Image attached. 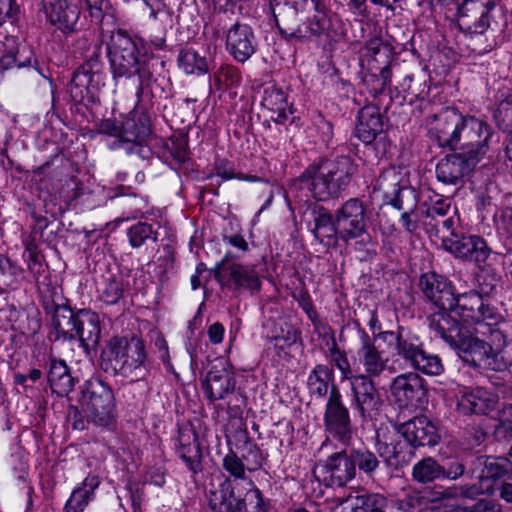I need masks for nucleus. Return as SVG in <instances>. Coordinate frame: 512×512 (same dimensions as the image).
Returning a JSON list of instances; mask_svg holds the SVG:
<instances>
[{
    "label": "nucleus",
    "mask_w": 512,
    "mask_h": 512,
    "mask_svg": "<svg viewBox=\"0 0 512 512\" xmlns=\"http://www.w3.org/2000/svg\"><path fill=\"white\" fill-rule=\"evenodd\" d=\"M328 357L331 364L340 371L342 381L347 380L350 384L358 379L359 375L352 371L346 352L341 350L335 341H333L332 346L328 350Z\"/></svg>",
    "instance_id": "obj_49"
},
{
    "label": "nucleus",
    "mask_w": 512,
    "mask_h": 512,
    "mask_svg": "<svg viewBox=\"0 0 512 512\" xmlns=\"http://www.w3.org/2000/svg\"><path fill=\"white\" fill-rule=\"evenodd\" d=\"M261 106L271 112L270 118L277 124H284L292 114L288 109L285 93L275 85L264 88Z\"/></svg>",
    "instance_id": "obj_35"
},
{
    "label": "nucleus",
    "mask_w": 512,
    "mask_h": 512,
    "mask_svg": "<svg viewBox=\"0 0 512 512\" xmlns=\"http://www.w3.org/2000/svg\"><path fill=\"white\" fill-rule=\"evenodd\" d=\"M275 21L285 38L305 41V23H300L301 19L296 8L290 7L275 15Z\"/></svg>",
    "instance_id": "obj_40"
},
{
    "label": "nucleus",
    "mask_w": 512,
    "mask_h": 512,
    "mask_svg": "<svg viewBox=\"0 0 512 512\" xmlns=\"http://www.w3.org/2000/svg\"><path fill=\"white\" fill-rule=\"evenodd\" d=\"M394 51L391 44L380 37L370 39L359 52L361 64L377 62L379 64H391Z\"/></svg>",
    "instance_id": "obj_37"
},
{
    "label": "nucleus",
    "mask_w": 512,
    "mask_h": 512,
    "mask_svg": "<svg viewBox=\"0 0 512 512\" xmlns=\"http://www.w3.org/2000/svg\"><path fill=\"white\" fill-rule=\"evenodd\" d=\"M442 246L458 258L484 263L491 254L486 241L476 235L457 233L454 229L447 235H441Z\"/></svg>",
    "instance_id": "obj_15"
},
{
    "label": "nucleus",
    "mask_w": 512,
    "mask_h": 512,
    "mask_svg": "<svg viewBox=\"0 0 512 512\" xmlns=\"http://www.w3.org/2000/svg\"><path fill=\"white\" fill-rule=\"evenodd\" d=\"M178 441L177 454L179 458L194 474L201 472L203 470V455L197 433L193 429L180 430Z\"/></svg>",
    "instance_id": "obj_32"
},
{
    "label": "nucleus",
    "mask_w": 512,
    "mask_h": 512,
    "mask_svg": "<svg viewBox=\"0 0 512 512\" xmlns=\"http://www.w3.org/2000/svg\"><path fill=\"white\" fill-rule=\"evenodd\" d=\"M492 128L483 120L474 116H463L460 113L458 147L462 152H479L480 161L486 153L488 141L492 136Z\"/></svg>",
    "instance_id": "obj_14"
},
{
    "label": "nucleus",
    "mask_w": 512,
    "mask_h": 512,
    "mask_svg": "<svg viewBox=\"0 0 512 512\" xmlns=\"http://www.w3.org/2000/svg\"><path fill=\"white\" fill-rule=\"evenodd\" d=\"M36 62L33 59V52L31 48L25 44H15L6 46L4 53L0 57V64H32Z\"/></svg>",
    "instance_id": "obj_48"
},
{
    "label": "nucleus",
    "mask_w": 512,
    "mask_h": 512,
    "mask_svg": "<svg viewBox=\"0 0 512 512\" xmlns=\"http://www.w3.org/2000/svg\"><path fill=\"white\" fill-rule=\"evenodd\" d=\"M253 38V32L246 24L236 23L229 29L226 43L236 61L244 63L254 53Z\"/></svg>",
    "instance_id": "obj_30"
},
{
    "label": "nucleus",
    "mask_w": 512,
    "mask_h": 512,
    "mask_svg": "<svg viewBox=\"0 0 512 512\" xmlns=\"http://www.w3.org/2000/svg\"><path fill=\"white\" fill-rule=\"evenodd\" d=\"M241 80V75L236 66H219L214 72V81L218 89L232 87Z\"/></svg>",
    "instance_id": "obj_56"
},
{
    "label": "nucleus",
    "mask_w": 512,
    "mask_h": 512,
    "mask_svg": "<svg viewBox=\"0 0 512 512\" xmlns=\"http://www.w3.org/2000/svg\"><path fill=\"white\" fill-rule=\"evenodd\" d=\"M398 433L413 448L433 447L440 441V434L436 425L427 416L420 415L398 424Z\"/></svg>",
    "instance_id": "obj_20"
},
{
    "label": "nucleus",
    "mask_w": 512,
    "mask_h": 512,
    "mask_svg": "<svg viewBox=\"0 0 512 512\" xmlns=\"http://www.w3.org/2000/svg\"><path fill=\"white\" fill-rule=\"evenodd\" d=\"M154 346L158 350L159 357H160L161 361L163 362V364L165 365V367L168 370L172 369L173 366H172L171 358H170V354H169L168 343H167L165 337L161 333H158L156 335V337L154 339Z\"/></svg>",
    "instance_id": "obj_63"
},
{
    "label": "nucleus",
    "mask_w": 512,
    "mask_h": 512,
    "mask_svg": "<svg viewBox=\"0 0 512 512\" xmlns=\"http://www.w3.org/2000/svg\"><path fill=\"white\" fill-rule=\"evenodd\" d=\"M497 127L503 132H512V92L502 99L493 114Z\"/></svg>",
    "instance_id": "obj_53"
},
{
    "label": "nucleus",
    "mask_w": 512,
    "mask_h": 512,
    "mask_svg": "<svg viewBox=\"0 0 512 512\" xmlns=\"http://www.w3.org/2000/svg\"><path fill=\"white\" fill-rule=\"evenodd\" d=\"M327 486L343 487L356 476L349 450L330 455L321 466Z\"/></svg>",
    "instance_id": "obj_25"
},
{
    "label": "nucleus",
    "mask_w": 512,
    "mask_h": 512,
    "mask_svg": "<svg viewBox=\"0 0 512 512\" xmlns=\"http://www.w3.org/2000/svg\"><path fill=\"white\" fill-rule=\"evenodd\" d=\"M221 505L226 512H266L263 494L253 481L244 485L222 482L219 489Z\"/></svg>",
    "instance_id": "obj_11"
},
{
    "label": "nucleus",
    "mask_w": 512,
    "mask_h": 512,
    "mask_svg": "<svg viewBox=\"0 0 512 512\" xmlns=\"http://www.w3.org/2000/svg\"><path fill=\"white\" fill-rule=\"evenodd\" d=\"M327 3L315 9L313 17L305 22V41L336 42L342 38L344 34L342 22L337 16L327 13Z\"/></svg>",
    "instance_id": "obj_19"
},
{
    "label": "nucleus",
    "mask_w": 512,
    "mask_h": 512,
    "mask_svg": "<svg viewBox=\"0 0 512 512\" xmlns=\"http://www.w3.org/2000/svg\"><path fill=\"white\" fill-rule=\"evenodd\" d=\"M21 273L22 269L6 258L0 267V290L17 288Z\"/></svg>",
    "instance_id": "obj_54"
},
{
    "label": "nucleus",
    "mask_w": 512,
    "mask_h": 512,
    "mask_svg": "<svg viewBox=\"0 0 512 512\" xmlns=\"http://www.w3.org/2000/svg\"><path fill=\"white\" fill-rule=\"evenodd\" d=\"M83 410H79L76 406H71L68 411V420L71 422L72 428L74 430H84L86 429L88 421V417L83 415Z\"/></svg>",
    "instance_id": "obj_62"
},
{
    "label": "nucleus",
    "mask_w": 512,
    "mask_h": 512,
    "mask_svg": "<svg viewBox=\"0 0 512 512\" xmlns=\"http://www.w3.org/2000/svg\"><path fill=\"white\" fill-rule=\"evenodd\" d=\"M41 304L50 324L56 332V339L73 341V331L76 327V312L68 304L61 291L54 287L43 292Z\"/></svg>",
    "instance_id": "obj_9"
},
{
    "label": "nucleus",
    "mask_w": 512,
    "mask_h": 512,
    "mask_svg": "<svg viewBox=\"0 0 512 512\" xmlns=\"http://www.w3.org/2000/svg\"><path fill=\"white\" fill-rule=\"evenodd\" d=\"M352 512H386L389 500L380 493H362L350 497Z\"/></svg>",
    "instance_id": "obj_43"
},
{
    "label": "nucleus",
    "mask_w": 512,
    "mask_h": 512,
    "mask_svg": "<svg viewBox=\"0 0 512 512\" xmlns=\"http://www.w3.org/2000/svg\"><path fill=\"white\" fill-rule=\"evenodd\" d=\"M127 237L132 248L138 249L145 245L147 241L157 242L158 231L152 224L139 221L127 229Z\"/></svg>",
    "instance_id": "obj_45"
},
{
    "label": "nucleus",
    "mask_w": 512,
    "mask_h": 512,
    "mask_svg": "<svg viewBox=\"0 0 512 512\" xmlns=\"http://www.w3.org/2000/svg\"><path fill=\"white\" fill-rule=\"evenodd\" d=\"M359 337L360 347L357 353L365 371L361 375H368L369 379L379 377L385 371L389 359L377 349L374 340L364 329L359 330Z\"/></svg>",
    "instance_id": "obj_29"
},
{
    "label": "nucleus",
    "mask_w": 512,
    "mask_h": 512,
    "mask_svg": "<svg viewBox=\"0 0 512 512\" xmlns=\"http://www.w3.org/2000/svg\"><path fill=\"white\" fill-rule=\"evenodd\" d=\"M411 366L427 375H439L443 371V364L438 355L428 353L424 349L411 363Z\"/></svg>",
    "instance_id": "obj_52"
},
{
    "label": "nucleus",
    "mask_w": 512,
    "mask_h": 512,
    "mask_svg": "<svg viewBox=\"0 0 512 512\" xmlns=\"http://www.w3.org/2000/svg\"><path fill=\"white\" fill-rule=\"evenodd\" d=\"M323 422L325 431L335 440L349 444L354 435L350 411L344 402L340 388L331 384L325 405Z\"/></svg>",
    "instance_id": "obj_8"
},
{
    "label": "nucleus",
    "mask_w": 512,
    "mask_h": 512,
    "mask_svg": "<svg viewBox=\"0 0 512 512\" xmlns=\"http://www.w3.org/2000/svg\"><path fill=\"white\" fill-rule=\"evenodd\" d=\"M101 335L99 315L88 309L76 312V327L73 331V341L78 339L83 347L98 344Z\"/></svg>",
    "instance_id": "obj_31"
},
{
    "label": "nucleus",
    "mask_w": 512,
    "mask_h": 512,
    "mask_svg": "<svg viewBox=\"0 0 512 512\" xmlns=\"http://www.w3.org/2000/svg\"><path fill=\"white\" fill-rule=\"evenodd\" d=\"M494 7L492 0H464L457 7V25L468 34H482L489 27V13Z\"/></svg>",
    "instance_id": "obj_17"
},
{
    "label": "nucleus",
    "mask_w": 512,
    "mask_h": 512,
    "mask_svg": "<svg viewBox=\"0 0 512 512\" xmlns=\"http://www.w3.org/2000/svg\"><path fill=\"white\" fill-rule=\"evenodd\" d=\"M394 507L399 512H420L421 498L416 495H405L394 501Z\"/></svg>",
    "instance_id": "obj_59"
},
{
    "label": "nucleus",
    "mask_w": 512,
    "mask_h": 512,
    "mask_svg": "<svg viewBox=\"0 0 512 512\" xmlns=\"http://www.w3.org/2000/svg\"><path fill=\"white\" fill-rule=\"evenodd\" d=\"M362 74L363 84L368 91L376 97L378 94L382 93L390 83L392 71L391 66H369Z\"/></svg>",
    "instance_id": "obj_42"
},
{
    "label": "nucleus",
    "mask_w": 512,
    "mask_h": 512,
    "mask_svg": "<svg viewBox=\"0 0 512 512\" xmlns=\"http://www.w3.org/2000/svg\"><path fill=\"white\" fill-rule=\"evenodd\" d=\"M334 378V370L326 364H317L311 370L306 381V387L311 397L324 398L330 393V381Z\"/></svg>",
    "instance_id": "obj_38"
},
{
    "label": "nucleus",
    "mask_w": 512,
    "mask_h": 512,
    "mask_svg": "<svg viewBox=\"0 0 512 512\" xmlns=\"http://www.w3.org/2000/svg\"><path fill=\"white\" fill-rule=\"evenodd\" d=\"M441 478L456 481L463 477L466 472L464 460L460 457L447 458L440 464Z\"/></svg>",
    "instance_id": "obj_55"
},
{
    "label": "nucleus",
    "mask_w": 512,
    "mask_h": 512,
    "mask_svg": "<svg viewBox=\"0 0 512 512\" xmlns=\"http://www.w3.org/2000/svg\"><path fill=\"white\" fill-rule=\"evenodd\" d=\"M498 401L499 397L493 391L484 387H475L461 395L458 409L465 415H487L496 409Z\"/></svg>",
    "instance_id": "obj_28"
},
{
    "label": "nucleus",
    "mask_w": 512,
    "mask_h": 512,
    "mask_svg": "<svg viewBox=\"0 0 512 512\" xmlns=\"http://www.w3.org/2000/svg\"><path fill=\"white\" fill-rule=\"evenodd\" d=\"M478 153L459 151L446 155L436 166L437 179L444 184L457 185L479 163Z\"/></svg>",
    "instance_id": "obj_18"
},
{
    "label": "nucleus",
    "mask_w": 512,
    "mask_h": 512,
    "mask_svg": "<svg viewBox=\"0 0 512 512\" xmlns=\"http://www.w3.org/2000/svg\"><path fill=\"white\" fill-rule=\"evenodd\" d=\"M474 464L482 466L481 477L498 480L512 473V462L504 456L478 455Z\"/></svg>",
    "instance_id": "obj_41"
},
{
    "label": "nucleus",
    "mask_w": 512,
    "mask_h": 512,
    "mask_svg": "<svg viewBox=\"0 0 512 512\" xmlns=\"http://www.w3.org/2000/svg\"><path fill=\"white\" fill-rule=\"evenodd\" d=\"M384 334L395 338L396 354L410 365L423 351L424 345L420 337L404 327H398L397 332L386 331Z\"/></svg>",
    "instance_id": "obj_34"
},
{
    "label": "nucleus",
    "mask_w": 512,
    "mask_h": 512,
    "mask_svg": "<svg viewBox=\"0 0 512 512\" xmlns=\"http://www.w3.org/2000/svg\"><path fill=\"white\" fill-rule=\"evenodd\" d=\"M387 125L388 118L376 103H369L358 111L355 136L366 146H371L378 159L383 158L390 148L385 134Z\"/></svg>",
    "instance_id": "obj_6"
},
{
    "label": "nucleus",
    "mask_w": 512,
    "mask_h": 512,
    "mask_svg": "<svg viewBox=\"0 0 512 512\" xmlns=\"http://www.w3.org/2000/svg\"><path fill=\"white\" fill-rule=\"evenodd\" d=\"M397 428L394 431L387 427H380L376 431L375 448L380 458L388 466H398L409 460L413 454L411 451L407 457L404 449L406 444L400 439Z\"/></svg>",
    "instance_id": "obj_23"
},
{
    "label": "nucleus",
    "mask_w": 512,
    "mask_h": 512,
    "mask_svg": "<svg viewBox=\"0 0 512 512\" xmlns=\"http://www.w3.org/2000/svg\"><path fill=\"white\" fill-rule=\"evenodd\" d=\"M246 453L242 455L243 461L252 467L249 470H256L262 466V454L256 444L247 442L245 445Z\"/></svg>",
    "instance_id": "obj_60"
},
{
    "label": "nucleus",
    "mask_w": 512,
    "mask_h": 512,
    "mask_svg": "<svg viewBox=\"0 0 512 512\" xmlns=\"http://www.w3.org/2000/svg\"><path fill=\"white\" fill-rule=\"evenodd\" d=\"M99 366L111 376L144 378L150 370L144 340L135 334L111 337L101 350Z\"/></svg>",
    "instance_id": "obj_3"
},
{
    "label": "nucleus",
    "mask_w": 512,
    "mask_h": 512,
    "mask_svg": "<svg viewBox=\"0 0 512 512\" xmlns=\"http://www.w3.org/2000/svg\"><path fill=\"white\" fill-rule=\"evenodd\" d=\"M105 52L110 64H145L149 61V58L143 59L135 42L122 29L112 32Z\"/></svg>",
    "instance_id": "obj_21"
},
{
    "label": "nucleus",
    "mask_w": 512,
    "mask_h": 512,
    "mask_svg": "<svg viewBox=\"0 0 512 512\" xmlns=\"http://www.w3.org/2000/svg\"><path fill=\"white\" fill-rule=\"evenodd\" d=\"M47 379L52 392L59 396H67L75 385V378L66 362L55 358L48 363Z\"/></svg>",
    "instance_id": "obj_36"
},
{
    "label": "nucleus",
    "mask_w": 512,
    "mask_h": 512,
    "mask_svg": "<svg viewBox=\"0 0 512 512\" xmlns=\"http://www.w3.org/2000/svg\"><path fill=\"white\" fill-rule=\"evenodd\" d=\"M42 9L49 22L61 31L67 33L75 29L80 11L68 0H42Z\"/></svg>",
    "instance_id": "obj_27"
},
{
    "label": "nucleus",
    "mask_w": 512,
    "mask_h": 512,
    "mask_svg": "<svg viewBox=\"0 0 512 512\" xmlns=\"http://www.w3.org/2000/svg\"><path fill=\"white\" fill-rule=\"evenodd\" d=\"M435 125L429 130L430 137L440 147L456 149L458 147V132L460 113L454 108H445L434 115Z\"/></svg>",
    "instance_id": "obj_24"
},
{
    "label": "nucleus",
    "mask_w": 512,
    "mask_h": 512,
    "mask_svg": "<svg viewBox=\"0 0 512 512\" xmlns=\"http://www.w3.org/2000/svg\"><path fill=\"white\" fill-rule=\"evenodd\" d=\"M451 201L449 199H438L425 211L422 212L424 219L422 225L427 232L441 239V235L451 233L457 224L454 216H449Z\"/></svg>",
    "instance_id": "obj_26"
},
{
    "label": "nucleus",
    "mask_w": 512,
    "mask_h": 512,
    "mask_svg": "<svg viewBox=\"0 0 512 512\" xmlns=\"http://www.w3.org/2000/svg\"><path fill=\"white\" fill-rule=\"evenodd\" d=\"M210 272L222 288L233 293L247 290L253 295L261 290V279L255 267L233 262L230 252H227Z\"/></svg>",
    "instance_id": "obj_7"
},
{
    "label": "nucleus",
    "mask_w": 512,
    "mask_h": 512,
    "mask_svg": "<svg viewBox=\"0 0 512 512\" xmlns=\"http://www.w3.org/2000/svg\"><path fill=\"white\" fill-rule=\"evenodd\" d=\"M87 8L89 10V16L91 17V21L99 24L102 22L105 11L109 7L108 0H95V3L86 2Z\"/></svg>",
    "instance_id": "obj_61"
},
{
    "label": "nucleus",
    "mask_w": 512,
    "mask_h": 512,
    "mask_svg": "<svg viewBox=\"0 0 512 512\" xmlns=\"http://www.w3.org/2000/svg\"><path fill=\"white\" fill-rule=\"evenodd\" d=\"M354 469L372 478L380 467V460L376 454L366 448L349 449Z\"/></svg>",
    "instance_id": "obj_44"
},
{
    "label": "nucleus",
    "mask_w": 512,
    "mask_h": 512,
    "mask_svg": "<svg viewBox=\"0 0 512 512\" xmlns=\"http://www.w3.org/2000/svg\"><path fill=\"white\" fill-rule=\"evenodd\" d=\"M222 466L232 478H226L223 482H236L238 485L246 484V481H252L245 475V464L233 450H230L222 459Z\"/></svg>",
    "instance_id": "obj_47"
},
{
    "label": "nucleus",
    "mask_w": 512,
    "mask_h": 512,
    "mask_svg": "<svg viewBox=\"0 0 512 512\" xmlns=\"http://www.w3.org/2000/svg\"><path fill=\"white\" fill-rule=\"evenodd\" d=\"M467 512H501V505L493 499H480L467 508Z\"/></svg>",
    "instance_id": "obj_64"
},
{
    "label": "nucleus",
    "mask_w": 512,
    "mask_h": 512,
    "mask_svg": "<svg viewBox=\"0 0 512 512\" xmlns=\"http://www.w3.org/2000/svg\"><path fill=\"white\" fill-rule=\"evenodd\" d=\"M92 66H78L72 74L69 92L74 101L83 99V88H88L92 81Z\"/></svg>",
    "instance_id": "obj_51"
},
{
    "label": "nucleus",
    "mask_w": 512,
    "mask_h": 512,
    "mask_svg": "<svg viewBox=\"0 0 512 512\" xmlns=\"http://www.w3.org/2000/svg\"><path fill=\"white\" fill-rule=\"evenodd\" d=\"M419 287L436 309L427 318L429 328L466 363L497 370V354L508 344L498 308L476 290L456 296L452 283L436 273L421 275Z\"/></svg>",
    "instance_id": "obj_1"
},
{
    "label": "nucleus",
    "mask_w": 512,
    "mask_h": 512,
    "mask_svg": "<svg viewBox=\"0 0 512 512\" xmlns=\"http://www.w3.org/2000/svg\"><path fill=\"white\" fill-rule=\"evenodd\" d=\"M376 185L383 192L386 203L395 209L402 212L418 207L416 191L409 187H401L399 174L395 170L383 172L378 177Z\"/></svg>",
    "instance_id": "obj_16"
},
{
    "label": "nucleus",
    "mask_w": 512,
    "mask_h": 512,
    "mask_svg": "<svg viewBox=\"0 0 512 512\" xmlns=\"http://www.w3.org/2000/svg\"><path fill=\"white\" fill-rule=\"evenodd\" d=\"M341 241L348 243L367 233V207L357 198H349L335 211Z\"/></svg>",
    "instance_id": "obj_13"
},
{
    "label": "nucleus",
    "mask_w": 512,
    "mask_h": 512,
    "mask_svg": "<svg viewBox=\"0 0 512 512\" xmlns=\"http://www.w3.org/2000/svg\"><path fill=\"white\" fill-rule=\"evenodd\" d=\"M358 173V164L349 155L319 157L299 175L297 181L319 202L338 199Z\"/></svg>",
    "instance_id": "obj_2"
},
{
    "label": "nucleus",
    "mask_w": 512,
    "mask_h": 512,
    "mask_svg": "<svg viewBox=\"0 0 512 512\" xmlns=\"http://www.w3.org/2000/svg\"><path fill=\"white\" fill-rule=\"evenodd\" d=\"M111 69L115 77L130 76L132 73L138 76L139 86L136 92L138 97L150 85L153 78L149 66H111Z\"/></svg>",
    "instance_id": "obj_50"
},
{
    "label": "nucleus",
    "mask_w": 512,
    "mask_h": 512,
    "mask_svg": "<svg viewBox=\"0 0 512 512\" xmlns=\"http://www.w3.org/2000/svg\"><path fill=\"white\" fill-rule=\"evenodd\" d=\"M422 212L418 210V207L401 212L400 222L408 233H414L419 228V223L424 219Z\"/></svg>",
    "instance_id": "obj_58"
},
{
    "label": "nucleus",
    "mask_w": 512,
    "mask_h": 512,
    "mask_svg": "<svg viewBox=\"0 0 512 512\" xmlns=\"http://www.w3.org/2000/svg\"><path fill=\"white\" fill-rule=\"evenodd\" d=\"M80 389L78 402L88 421L97 427L110 429L116 421L112 389L99 379L86 381Z\"/></svg>",
    "instance_id": "obj_5"
},
{
    "label": "nucleus",
    "mask_w": 512,
    "mask_h": 512,
    "mask_svg": "<svg viewBox=\"0 0 512 512\" xmlns=\"http://www.w3.org/2000/svg\"><path fill=\"white\" fill-rule=\"evenodd\" d=\"M100 481L97 476H87L81 485L75 488L64 506V512H83L94 496Z\"/></svg>",
    "instance_id": "obj_39"
},
{
    "label": "nucleus",
    "mask_w": 512,
    "mask_h": 512,
    "mask_svg": "<svg viewBox=\"0 0 512 512\" xmlns=\"http://www.w3.org/2000/svg\"><path fill=\"white\" fill-rule=\"evenodd\" d=\"M98 132L113 137L112 149H122L127 154H137L146 159L151 155L148 141L152 135L150 118L145 112L133 109L118 123L112 119H104L98 125Z\"/></svg>",
    "instance_id": "obj_4"
},
{
    "label": "nucleus",
    "mask_w": 512,
    "mask_h": 512,
    "mask_svg": "<svg viewBox=\"0 0 512 512\" xmlns=\"http://www.w3.org/2000/svg\"><path fill=\"white\" fill-rule=\"evenodd\" d=\"M123 284L116 278H109L101 291V299L108 305L116 304L123 297Z\"/></svg>",
    "instance_id": "obj_57"
},
{
    "label": "nucleus",
    "mask_w": 512,
    "mask_h": 512,
    "mask_svg": "<svg viewBox=\"0 0 512 512\" xmlns=\"http://www.w3.org/2000/svg\"><path fill=\"white\" fill-rule=\"evenodd\" d=\"M314 227L312 233L316 240L327 246H336L341 240L336 215H332L326 208L320 207L313 212Z\"/></svg>",
    "instance_id": "obj_33"
},
{
    "label": "nucleus",
    "mask_w": 512,
    "mask_h": 512,
    "mask_svg": "<svg viewBox=\"0 0 512 512\" xmlns=\"http://www.w3.org/2000/svg\"><path fill=\"white\" fill-rule=\"evenodd\" d=\"M349 386L351 407L361 424L376 421L381 414L384 400L374 380L369 379L368 375H359Z\"/></svg>",
    "instance_id": "obj_10"
},
{
    "label": "nucleus",
    "mask_w": 512,
    "mask_h": 512,
    "mask_svg": "<svg viewBox=\"0 0 512 512\" xmlns=\"http://www.w3.org/2000/svg\"><path fill=\"white\" fill-rule=\"evenodd\" d=\"M390 393L400 409H417L428 402L427 382L415 372L396 376L390 384Z\"/></svg>",
    "instance_id": "obj_12"
},
{
    "label": "nucleus",
    "mask_w": 512,
    "mask_h": 512,
    "mask_svg": "<svg viewBox=\"0 0 512 512\" xmlns=\"http://www.w3.org/2000/svg\"><path fill=\"white\" fill-rule=\"evenodd\" d=\"M441 471L440 463L432 457H426L413 466L412 477L418 483H431L435 480H442Z\"/></svg>",
    "instance_id": "obj_46"
},
{
    "label": "nucleus",
    "mask_w": 512,
    "mask_h": 512,
    "mask_svg": "<svg viewBox=\"0 0 512 512\" xmlns=\"http://www.w3.org/2000/svg\"><path fill=\"white\" fill-rule=\"evenodd\" d=\"M234 373L228 368L227 363L219 361L212 365L202 382V389L210 402L224 399L235 389Z\"/></svg>",
    "instance_id": "obj_22"
}]
</instances>
